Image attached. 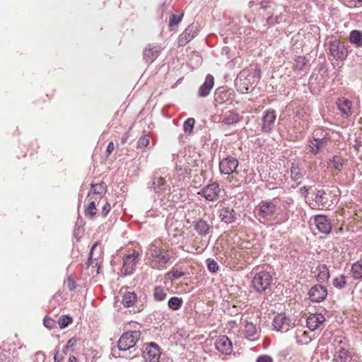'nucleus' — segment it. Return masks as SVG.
<instances>
[{
    "instance_id": "4c0bfd02",
    "label": "nucleus",
    "mask_w": 362,
    "mask_h": 362,
    "mask_svg": "<svg viewBox=\"0 0 362 362\" xmlns=\"http://www.w3.org/2000/svg\"><path fill=\"white\" fill-rule=\"evenodd\" d=\"M296 342L298 344H301V345L308 344L311 341V338L310 337L308 333L307 332L303 331V330H298L296 332Z\"/></svg>"
},
{
    "instance_id": "a18cd8bd",
    "label": "nucleus",
    "mask_w": 362,
    "mask_h": 362,
    "mask_svg": "<svg viewBox=\"0 0 362 362\" xmlns=\"http://www.w3.org/2000/svg\"><path fill=\"white\" fill-rule=\"evenodd\" d=\"M308 62L305 57L298 56L295 59L294 66L296 69L302 70Z\"/></svg>"
},
{
    "instance_id": "f8f14e48",
    "label": "nucleus",
    "mask_w": 362,
    "mask_h": 362,
    "mask_svg": "<svg viewBox=\"0 0 362 362\" xmlns=\"http://www.w3.org/2000/svg\"><path fill=\"white\" fill-rule=\"evenodd\" d=\"M160 349L155 342L146 345L143 351V357L146 362H158L160 357Z\"/></svg>"
},
{
    "instance_id": "c9c22d12",
    "label": "nucleus",
    "mask_w": 362,
    "mask_h": 362,
    "mask_svg": "<svg viewBox=\"0 0 362 362\" xmlns=\"http://www.w3.org/2000/svg\"><path fill=\"white\" fill-rule=\"evenodd\" d=\"M351 272L354 279H362V260H358L351 265Z\"/></svg>"
},
{
    "instance_id": "c03bdc74",
    "label": "nucleus",
    "mask_w": 362,
    "mask_h": 362,
    "mask_svg": "<svg viewBox=\"0 0 362 362\" xmlns=\"http://www.w3.org/2000/svg\"><path fill=\"white\" fill-rule=\"evenodd\" d=\"M291 175L292 178L295 181H297L298 180L302 178L303 177V173L300 169L298 165H296L294 163H292V166L291 168Z\"/></svg>"
},
{
    "instance_id": "13d9d810",
    "label": "nucleus",
    "mask_w": 362,
    "mask_h": 362,
    "mask_svg": "<svg viewBox=\"0 0 362 362\" xmlns=\"http://www.w3.org/2000/svg\"><path fill=\"white\" fill-rule=\"evenodd\" d=\"M252 78H253L252 83H254L257 81V79H259L260 78V71L255 70L254 72V74L252 76Z\"/></svg>"
},
{
    "instance_id": "6e6d98bb",
    "label": "nucleus",
    "mask_w": 362,
    "mask_h": 362,
    "mask_svg": "<svg viewBox=\"0 0 362 362\" xmlns=\"http://www.w3.org/2000/svg\"><path fill=\"white\" fill-rule=\"evenodd\" d=\"M111 209L110 204L108 202H106L102 209V215L103 216L105 217L107 214L110 212Z\"/></svg>"
},
{
    "instance_id": "1a4fd4ad",
    "label": "nucleus",
    "mask_w": 362,
    "mask_h": 362,
    "mask_svg": "<svg viewBox=\"0 0 362 362\" xmlns=\"http://www.w3.org/2000/svg\"><path fill=\"white\" fill-rule=\"evenodd\" d=\"M276 206L273 201H262L257 207V216L264 220L268 219L275 214Z\"/></svg>"
},
{
    "instance_id": "f03ea898",
    "label": "nucleus",
    "mask_w": 362,
    "mask_h": 362,
    "mask_svg": "<svg viewBox=\"0 0 362 362\" xmlns=\"http://www.w3.org/2000/svg\"><path fill=\"white\" fill-rule=\"evenodd\" d=\"M334 350L333 362H356L349 349L348 341L342 337H335L332 342Z\"/></svg>"
},
{
    "instance_id": "864d4df0",
    "label": "nucleus",
    "mask_w": 362,
    "mask_h": 362,
    "mask_svg": "<svg viewBox=\"0 0 362 362\" xmlns=\"http://www.w3.org/2000/svg\"><path fill=\"white\" fill-rule=\"evenodd\" d=\"M138 146L139 147H146L148 146V144H149V139L147 137V136H141L138 142Z\"/></svg>"
},
{
    "instance_id": "ddd939ff",
    "label": "nucleus",
    "mask_w": 362,
    "mask_h": 362,
    "mask_svg": "<svg viewBox=\"0 0 362 362\" xmlns=\"http://www.w3.org/2000/svg\"><path fill=\"white\" fill-rule=\"evenodd\" d=\"M308 294L310 301L320 303L326 299L327 290L325 286L321 284H316L310 288Z\"/></svg>"
},
{
    "instance_id": "b1692460",
    "label": "nucleus",
    "mask_w": 362,
    "mask_h": 362,
    "mask_svg": "<svg viewBox=\"0 0 362 362\" xmlns=\"http://www.w3.org/2000/svg\"><path fill=\"white\" fill-rule=\"evenodd\" d=\"M325 321V316L321 313H315L310 315L307 320L306 324L307 327L309 328L311 331H315L317 329L320 328L321 325H323V323Z\"/></svg>"
},
{
    "instance_id": "e433bc0d",
    "label": "nucleus",
    "mask_w": 362,
    "mask_h": 362,
    "mask_svg": "<svg viewBox=\"0 0 362 362\" xmlns=\"http://www.w3.org/2000/svg\"><path fill=\"white\" fill-rule=\"evenodd\" d=\"M182 304V298L177 296L171 297L168 301V307L169 309L175 311L180 310Z\"/></svg>"
},
{
    "instance_id": "8fccbe9b",
    "label": "nucleus",
    "mask_w": 362,
    "mask_h": 362,
    "mask_svg": "<svg viewBox=\"0 0 362 362\" xmlns=\"http://www.w3.org/2000/svg\"><path fill=\"white\" fill-rule=\"evenodd\" d=\"M43 325L49 329H52L56 327V321L49 317H45L43 320Z\"/></svg>"
},
{
    "instance_id": "603ef678",
    "label": "nucleus",
    "mask_w": 362,
    "mask_h": 362,
    "mask_svg": "<svg viewBox=\"0 0 362 362\" xmlns=\"http://www.w3.org/2000/svg\"><path fill=\"white\" fill-rule=\"evenodd\" d=\"M78 339L76 338H71L66 343V349H70L71 352H74V347L77 344Z\"/></svg>"
},
{
    "instance_id": "37998d69",
    "label": "nucleus",
    "mask_w": 362,
    "mask_h": 362,
    "mask_svg": "<svg viewBox=\"0 0 362 362\" xmlns=\"http://www.w3.org/2000/svg\"><path fill=\"white\" fill-rule=\"evenodd\" d=\"M73 321V319L69 315H62L58 320V324L61 329L66 328Z\"/></svg>"
},
{
    "instance_id": "bb28decb",
    "label": "nucleus",
    "mask_w": 362,
    "mask_h": 362,
    "mask_svg": "<svg viewBox=\"0 0 362 362\" xmlns=\"http://www.w3.org/2000/svg\"><path fill=\"white\" fill-rule=\"evenodd\" d=\"M238 166V160H220L219 168L222 174L230 175Z\"/></svg>"
},
{
    "instance_id": "a19ab883",
    "label": "nucleus",
    "mask_w": 362,
    "mask_h": 362,
    "mask_svg": "<svg viewBox=\"0 0 362 362\" xmlns=\"http://www.w3.org/2000/svg\"><path fill=\"white\" fill-rule=\"evenodd\" d=\"M344 274H341L333 279V286L338 289H342L346 285V279Z\"/></svg>"
},
{
    "instance_id": "7c9ffc66",
    "label": "nucleus",
    "mask_w": 362,
    "mask_h": 362,
    "mask_svg": "<svg viewBox=\"0 0 362 362\" xmlns=\"http://www.w3.org/2000/svg\"><path fill=\"white\" fill-rule=\"evenodd\" d=\"M349 40L355 47H362V31L359 30H351L349 33Z\"/></svg>"
},
{
    "instance_id": "72a5a7b5",
    "label": "nucleus",
    "mask_w": 362,
    "mask_h": 362,
    "mask_svg": "<svg viewBox=\"0 0 362 362\" xmlns=\"http://www.w3.org/2000/svg\"><path fill=\"white\" fill-rule=\"evenodd\" d=\"M214 98L216 103L221 105L229 100V95L225 89L218 88L215 92Z\"/></svg>"
},
{
    "instance_id": "423d86ee",
    "label": "nucleus",
    "mask_w": 362,
    "mask_h": 362,
    "mask_svg": "<svg viewBox=\"0 0 362 362\" xmlns=\"http://www.w3.org/2000/svg\"><path fill=\"white\" fill-rule=\"evenodd\" d=\"M273 278L269 272L262 270L255 274L251 286L257 293H266L269 289Z\"/></svg>"
},
{
    "instance_id": "2f4dec72",
    "label": "nucleus",
    "mask_w": 362,
    "mask_h": 362,
    "mask_svg": "<svg viewBox=\"0 0 362 362\" xmlns=\"http://www.w3.org/2000/svg\"><path fill=\"white\" fill-rule=\"evenodd\" d=\"M137 300V296L134 291H128L122 296V303L126 308L132 306Z\"/></svg>"
},
{
    "instance_id": "338daca9",
    "label": "nucleus",
    "mask_w": 362,
    "mask_h": 362,
    "mask_svg": "<svg viewBox=\"0 0 362 362\" xmlns=\"http://www.w3.org/2000/svg\"><path fill=\"white\" fill-rule=\"evenodd\" d=\"M256 4V2L254 1V0H251L248 5H249V7L250 8H252L253 6H255Z\"/></svg>"
},
{
    "instance_id": "dca6fc26",
    "label": "nucleus",
    "mask_w": 362,
    "mask_h": 362,
    "mask_svg": "<svg viewBox=\"0 0 362 362\" xmlns=\"http://www.w3.org/2000/svg\"><path fill=\"white\" fill-rule=\"evenodd\" d=\"M194 160H192V163L187 162V160H177L175 163V172L178 176L183 178L189 177L192 173V167L194 166Z\"/></svg>"
},
{
    "instance_id": "2eb2a0df",
    "label": "nucleus",
    "mask_w": 362,
    "mask_h": 362,
    "mask_svg": "<svg viewBox=\"0 0 362 362\" xmlns=\"http://www.w3.org/2000/svg\"><path fill=\"white\" fill-rule=\"evenodd\" d=\"M314 221L317 230L325 235H328L331 233L332 226L331 220L328 216L325 215H316L314 218Z\"/></svg>"
},
{
    "instance_id": "ea45409f",
    "label": "nucleus",
    "mask_w": 362,
    "mask_h": 362,
    "mask_svg": "<svg viewBox=\"0 0 362 362\" xmlns=\"http://www.w3.org/2000/svg\"><path fill=\"white\" fill-rule=\"evenodd\" d=\"M90 202L88 207L85 209V216L87 218H93L97 214V209L95 206V202L97 200L90 199Z\"/></svg>"
},
{
    "instance_id": "a211bd4d",
    "label": "nucleus",
    "mask_w": 362,
    "mask_h": 362,
    "mask_svg": "<svg viewBox=\"0 0 362 362\" xmlns=\"http://www.w3.org/2000/svg\"><path fill=\"white\" fill-rule=\"evenodd\" d=\"M91 189L88 192L87 198L90 199L100 200L107 192V185L104 182L98 184H90Z\"/></svg>"
},
{
    "instance_id": "9d476101",
    "label": "nucleus",
    "mask_w": 362,
    "mask_h": 362,
    "mask_svg": "<svg viewBox=\"0 0 362 362\" xmlns=\"http://www.w3.org/2000/svg\"><path fill=\"white\" fill-rule=\"evenodd\" d=\"M139 253L134 251L132 254L123 257V267L122 272L124 276H128L133 273L139 259Z\"/></svg>"
},
{
    "instance_id": "58836bf2",
    "label": "nucleus",
    "mask_w": 362,
    "mask_h": 362,
    "mask_svg": "<svg viewBox=\"0 0 362 362\" xmlns=\"http://www.w3.org/2000/svg\"><path fill=\"white\" fill-rule=\"evenodd\" d=\"M250 82V78H245L243 80L241 78L237 80L235 84L238 86V90L241 93H247L250 92L251 90V88L248 86V83Z\"/></svg>"
},
{
    "instance_id": "f3484780",
    "label": "nucleus",
    "mask_w": 362,
    "mask_h": 362,
    "mask_svg": "<svg viewBox=\"0 0 362 362\" xmlns=\"http://www.w3.org/2000/svg\"><path fill=\"white\" fill-rule=\"evenodd\" d=\"M214 344L216 350L223 354H230L232 351V342L226 335H220Z\"/></svg>"
},
{
    "instance_id": "c85d7f7f",
    "label": "nucleus",
    "mask_w": 362,
    "mask_h": 362,
    "mask_svg": "<svg viewBox=\"0 0 362 362\" xmlns=\"http://www.w3.org/2000/svg\"><path fill=\"white\" fill-rule=\"evenodd\" d=\"M245 337L250 341H255L259 337V332L256 326L251 322L246 321L245 322Z\"/></svg>"
},
{
    "instance_id": "e2e57ef3",
    "label": "nucleus",
    "mask_w": 362,
    "mask_h": 362,
    "mask_svg": "<svg viewBox=\"0 0 362 362\" xmlns=\"http://www.w3.org/2000/svg\"><path fill=\"white\" fill-rule=\"evenodd\" d=\"M69 362H78V359L74 356H71L69 358Z\"/></svg>"
},
{
    "instance_id": "5fc2aeb1",
    "label": "nucleus",
    "mask_w": 362,
    "mask_h": 362,
    "mask_svg": "<svg viewBox=\"0 0 362 362\" xmlns=\"http://www.w3.org/2000/svg\"><path fill=\"white\" fill-rule=\"evenodd\" d=\"M256 362H273V359L269 355H261L257 357Z\"/></svg>"
},
{
    "instance_id": "412c9836",
    "label": "nucleus",
    "mask_w": 362,
    "mask_h": 362,
    "mask_svg": "<svg viewBox=\"0 0 362 362\" xmlns=\"http://www.w3.org/2000/svg\"><path fill=\"white\" fill-rule=\"evenodd\" d=\"M194 230L202 237H205L212 231V226L206 221L198 218L193 221Z\"/></svg>"
},
{
    "instance_id": "a878e982",
    "label": "nucleus",
    "mask_w": 362,
    "mask_h": 362,
    "mask_svg": "<svg viewBox=\"0 0 362 362\" xmlns=\"http://www.w3.org/2000/svg\"><path fill=\"white\" fill-rule=\"evenodd\" d=\"M197 35V28L194 25H189L178 38L179 46H184Z\"/></svg>"
},
{
    "instance_id": "0e129e2a",
    "label": "nucleus",
    "mask_w": 362,
    "mask_h": 362,
    "mask_svg": "<svg viewBox=\"0 0 362 362\" xmlns=\"http://www.w3.org/2000/svg\"><path fill=\"white\" fill-rule=\"evenodd\" d=\"M62 352L64 354H67L69 353H72L70 349H66V346H65L63 349H62Z\"/></svg>"
},
{
    "instance_id": "473e14b6",
    "label": "nucleus",
    "mask_w": 362,
    "mask_h": 362,
    "mask_svg": "<svg viewBox=\"0 0 362 362\" xmlns=\"http://www.w3.org/2000/svg\"><path fill=\"white\" fill-rule=\"evenodd\" d=\"M153 296L155 301H164L167 298V288H165L161 286H156L153 291Z\"/></svg>"
},
{
    "instance_id": "680f3d73",
    "label": "nucleus",
    "mask_w": 362,
    "mask_h": 362,
    "mask_svg": "<svg viewBox=\"0 0 362 362\" xmlns=\"http://www.w3.org/2000/svg\"><path fill=\"white\" fill-rule=\"evenodd\" d=\"M113 149H114L113 143L112 142L109 143V144L107 145V152L110 153L113 151Z\"/></svg>"
},
{
    "instance_id": "4468645a",
    "label": "nucleus",
    "mask_w": 362,
    "mask_h": 362,
    "mask_svg": "<svg viewBox=\"0 0 362 362\" xmlns=\"http://www.w3.org/2000/svg\"><path fill=\"white\" fill-rule=\"evenodd\" d=\"M274 329L278 332H286L293 325L291 320L287 317L285 313L276 315L272 322Z\"/></svg>"
},
{
    "instance_id": "052dcab7",
    "label": "nucleus",
    "mask_w": 362,
    "mask_h": 362,
    "mask_svg": "<svg viewBox=\"0 0 362 362\" xmlns=\"http://www.w3.org/2000/svg\"><path fill=\"white\" fill-rule=\"evenodd\" d=\"M62 358H63L62 356L59 357L58 351L54 356V362H61V360H62Z\"/></svg>"
},
{
    "instance_id": "69168bd1",
    "label": "nucleus",
    "mask_w": 362,
    "mask_h": 362,
    "mask_svg": "<svg viewBox=\"0 0 362 362\" xmlns=\"http://www.w3.org/2000/svg\"><path fill=\"white\" fill-rule=\"evenodd\" d=\"M288 219V214H284V215L283 216V217L281 218V222H285V221H286Z\"/></svg>"
},
{
    "instance_id": "f704fd0d",
    "label": "nucleus",
    "mask_w": 362,
    "mask_h": 362,
    "mask_svg": "<svg viewBox=\"0 0 362 362\" xmlns=\"http://www.w3.org/2000/svg\"><path fill=\"white\" fill-rule=\"evenodd\" d=\"M240 121L238 114L229 111L223 115V122L227 125H231L238 123Z\"/></svg>"
},
{
    "instance_id": "5701e85b",
    "label": "nucleus",
    "mask_w": 362,
    "mask_h": 362,
    "mask_svg": "<svg viewBox=\"0 0 362 362\" xmlns=\"http://www.w3.org/2000/svg\"><path fill=\"white\" fill-rule=\"evenodd\" d=\"M148 185L149 188L153 189L154 191L158 193L165 190L168 186L165 179L161 177L158 173H156L151 181H149Z\"/></svg>"
},
{
    "instance_id": "774afa93",
    "label": "nucleus",
    "mask_w": 362,
    "mask_h": 362,
    "mask_svg": "<svg viewBox=\"0 0 362 362\" xmlns=\"http://www.w3.org/2000/svg\"><path fill=\"white\" fill-rule=\"evenodd\" d=\"M95 247V244L93 245L90 249V254H89V259L92 258L93 255V250H94V247Z\"/></svg>"
},
{
    "instance_id": "3c124183",
    "label": "nucleus",
    "mask_w": 362,
    "mask_h": 362,
    "mask_svg": "<svg viewBox=\"0 0 362 362\" xmlns=\"http://www.w3.org/2000/svg\"><path fill=\"white\" fill-rule=\"evenodd\" d=\"M64 284L67 286L69 291H74L76 287V282L71 276H69L66 278Z\"/></svg>"
},
{
    "instance_id": "4d7b16f0",
    "label": "nucleus",
    "mask_w": 362,
    "mask_h": 362,
    "mask_svg": "<svg viewBox=\"0 0 362 362\" xmlns=\"http://www.w3.org/2000/svg\"><path fill=\"white\" fill-rule=\"evenodd\" d=\"M331 163L333 165L335 169L340 170L343 166L344 163L341 161V160H329Z\"/></svg>"
},
{
    "instance_id": "bf43d9fd",
    "label": "nucleus",
    "mask_w": 362,
    "mask_h": 362,
    "mask_svg": "<svg viewBox=\"0 0 362 362\" xmlns=\"http://www.w3.org/2000/svg\"><path fill=\"white\" fill-rule=\"evenodd\" d=\"M309 187H307L306 186H303L300 188V192L302 195L306 197L307 194L308 193Z\"/></svg>"
},
{
    "instance_id": "f257e3e1",
    "label": "nucleus",
    "mask_w": 362,
    "mask_h": 362,
    "mask_svg": "<svg viewBox=\"0 0 362 362\" xmlns=\"http://www.w3.org/2000/svg\"><path fill=\"white\" fill-rule=\"evenodd\" d=\"M147 255L150 267L156 270L166 269L172 258L168 250L156 245H152L148 249Z\"/></svg>"
},
{
    "instance_id": "0eeeda50",
    "label": "nucleus",
    "mask_w": 362,
    "mask_h": 362,
    "mask_svg": "<svg viewBox=\"0 0 362 362\" xmlns=\"http://www.w3.org/2000/svg\"><path fill=\"white\" fill-rule=\"evenodd\" d=\"M313 201L314 202V206L322 210L329 209L332 205V202L330 200V195L322 189L317 190L313 193Z\"/></svg>"
},
{
    "instance_id": "4be33fe9",
    "label": "nucleus",
    "mask_w": 362,
    "mask_h": 362,
    "mask_svg": "<svg viewBox=\"0 0 362 362\" xmlns=\"http://www.w3.org/2000/svg\"><path fill=\"white\" fill-rule=\"evenodd\" d=\"M161 51V47L158 45H149L147 48L144 50V59L151 64L154 62L158 57Z\"/></svg>"
},
{
    "instance_id": "de8ad7c7",
    "label": "nucleus",
    "mask_w": 362,
    "mask_h": 362,
    "mask_svg": "<svg viewBox=\"0 0 362 362\" xmlns=\"http://www.w3.org/2000/svg\"><path fill=\"white\" fill-rule=\"evenodd\" d=\"M184 275V272L174 269L167 273L168 279H170L171 281L177 280Z\"/></svg>"
},
{
    "instance_id": "39448f33",
    "label": "nucleus",
    "mask_w": 362,
    "mask_h": 362,
    "mask_svg": "<svg viewBox=\"0 0 362 362\" xmlns=\"http://www.w3.org/2000/svg\"><path fill=\"white\" fill-rule=\"evenodd\" d=\"M140 330L134 329L124 332L119 337L117 342V348L119 351L126 352L129 351L131 354L133 351H135V346L141 338Z\"/></svg>"
},
{
    "instance_id": "09e8293b",
    "label": "nucleus",
    "mask_w": 362,
    "mask_h": 362,
    "mask_svg": "<svg viewBox=\"0 0 362 362\" xmlns=\"http://www.w3.org/2000/svg\"><path fill=\"white\" fill-rule=\"evenodd\" d=\"M182 17H183V14L180 15V16L172 14L170 17L169 26L173 27V26L177 25L180 23V22L182 21Z\"/></svg>"
},
{
    "instance_id": "7ed1b4c3",
    "label": "nucleus",
    "mask_w": 362,
    "mask_h": 362,
    "mask_svg": "<svg viewBox=\"0 0 362 362\" xmlns=\"http://www.w3.org/2000/svg\"><path fill=\"white\" fill-rule=\"evenodd\" d=\"M329 142L330 136L329 133L319 129L313 132L312 138L309 139L308 149L313 155H320L327 150Z\"/></svg>"
},
{
    "instance_id": "20e7f679",
    "label": "nucleus",
    "mask_w": 362,
    "mask_h": 362,
    "mask_svg": "<svg viewBox=\"0 0 362 362\" xmlns=\"http://www.w3.org/2000/svg\"><path fill=\"white\" fill-rule=\"evenodd\" d=\"M260 8L264 9L268 15L267 24L274 25L284 21L283 13L287 12L288 7L278 5L272 1H265L260 3Z\"/></svg>"
},
{
    "instance_id": "393cba45",
    "label": "nucleus",
    "mask_w": 362,
    "mask_h": 362,
    "mask_svg": "<svg viewBox=\"0 0 362 362\" xmlns=\"http://www.w3.org/2000/svg\"><path fill=\"white\" fill-rule=\"evenodd\" d=\"M214 86V78L211 74H207L204 83L199 87L198 90V96L200 98H205L208 96L212 88Z\"/></svg>"
},
{
    "instance_id": "c756f323",
    "label": "nucleus",
    "mask_w": 362,
    "mask_h": 362,
    "mask_svg": "<svg viewBox=\"0 0 362 362\" xmlns=\"http://www.w3.org/2000/svg\"><path fill=\"white\" fill-rule=\"evenodd\" d=\"M316 272L317 280L320 282H325L328 281L330 276L329 269L326 264H320L316 268Z\"/></svg>"
},
{
    "instance_id": "6e6552de",
    "label": "nucleus",
    "mask_w": 362,
    "mask_h": 362,
    "mask_svg": "<svg viewBox=\"0 0 362 362\" xmlns=\"http://www.w3.org/2000/svg\"><path fill=\"white\" fill-rule=\"evenodd\" d=\"M329 51L333 57L337 61H344L348 56L349 51L348 45H344L339 40H334L330 42Z\"/></svg>"
},
{
    "instance_id": "79ce46f5",
    "label": "nucleus",
    "mask_w": 362,
    "mask_h": 362,
    "mask_svg": "<svg viewBox=\"0 0 362 362\" xmlns=\"http://www.w3.org/2000/svg\"><path fill=\"white\" fill-rule=\"evenodd\" d=\"M195 120L194 118H188L185 121L183 129L185 134H190L194 129Z\"/></svg>"
},
{
    "instance_id": "cd10ccee",
    "label": "nucleus",
    "mask_w": 362,
    "mask_h": 362,
    "mask_svg": "<svg viewBox=\"0 0 362 362\" xmlns=\"http://www.w3.org/2000/svg\"><path fill=\"white\" fill-rule=\"evenodd\" d=\"M221 221L226 224L233 223L236 220L235 212L230 207H222L218 210Z\"/></svg>"
},
{
    "instance_id": "6ab92c4d",
    "label": "nucleus",
    "mask_w": 362,
    "mask_h": 362,
    "mask_svg": "<svg viewBox=\"0 0 362 362\" xmlns=\"http://www.w3.org/2000/svg\"><path fill=\"white\" fill-rule=\"evenodd\" d=\"M336 105L341 112V115L344 118H348L352 115V101L349 99L341 97L336 101Z\"/></svg>"
},
{
    "instance_id": "aec40b11",
    "label": "nucleus",
    "mask_w": 362,
    "mask_h": 362,
    "mask_svg": "<svg viewBox=\"0 0 362 362\" xmlns=\"http://www.w3.org/2000/svg\"><path fill=\"white\" fill-rule=\"evenodd\" d=\"M276 115L274 110H267L262 117V130L269 133L274 128Z\"/></svg>"
},
{
    "instance_id": "9b49d317",
    "label": "nucleus",
    "mask_w": 362,
    "mask_h": 362,
    "mask_svg": "<svg viewBox=\"0 0 362 362\" xmlns=\"http://www.w3.org/2000/svg\"><path fill=\"white\" fill-rule=\"evenodd\" d=\"M220 192L219 185L214 182L204 187L198 194L207 201L214 202L218 199Z\"/></svg>"
},
{
    "instance_id": "49530a36",
    "label": "nucleus",
    "mask_w": 362,
    "mask_h": 362,
    "mask_svg": "<svg viewBox=\"0 0 362 362\" xmlns=\"http://www.w3.org/2000/svg\"><path fill=\"white\" fill-rule=\"evenodd\" d=\"M206 263L207 269L209 272L215 273L218 270L219 266L214 259L209 258L206 259Z\"/></svg>"
}]
</instances>
